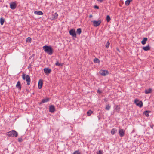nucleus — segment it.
I'll return each mask as SVG.
<instances>
[{
    "instance_id": "1",
    "label": "nucleus",
    "mask_w": 154,
    "mask_h": 154,
    "mask_svg": "<svg viewBox=\"0 0 154 154\" xmlns=\"http://www.w3.org/2000/svg\"><path fill=\"white\" fill-rule=\"evenodd\" d=\"M45 52L47 53L49 55H52L53 52V50L52 47L49 46L45 45L43 47Z\"/></svg>"
},
{
    "instance_id": "2",
    "label": "nucleus",
    "mask_w": 154,
    "mask_h": 154,
    "mask_svg": "<svg viewBox=\"0 0 154 154\" xmlns=\"http://www.w3.org/2000/svg\"><path fill=\"white\" fill-rule=\"evenodd\" d=\"M22 78L24 80H25L28 85L30 84L31 79L30 76L28 75H26V74L23 72L22 75Z\"/></svg>"
},
{
    "instance_id": "3",
    "label": "nucleus",
    "mask_w": 154,
    "mask_h": 154,
    "mask_svg": "<svg viewBox=\"0 0 154 154\" xmlns=\"http://www.w3.org/2000/svg\"><path fill=\"white\" fill-rule=\"evenodd\" d=\"M8 135L11 137H17L18 136L17 133L15 130H12L8 133Z\"/></svg>"
},
{
    "instance_id": "4",
    "label": "nucleus",
    "mask_w": 154,
    "mask_h": 154,
    "mask_svg": "<svg viewBox=\"0 0 154 154\" xmlns=\"http://www.w3.org/2000/svg\"><path fill=\"white\" fill-rule=\"evenodd\" d=\"M69 33L70 35L73 37L76 38V35L75 29H71L69 31Z\"/></svg>"
},
{
    "instance_id": "5",
    "label": "nucleus",
    "mask_w": 154,
    "mask_h": 154,
    "mask_svg": "<svg viewBox=\"0 0 154 154\" xmlns=\"http://www.w3.org/2000/svg\"><path fill=\"white\" fill-rule=\"evenodd\" d=\"M92 22H93L94 26L95 27H97L98 26L101 24V20H99L98 21L94 20Z\"/></svg>"
},
{
    "instance_id": "6",
    "label": "nucleus",
    "mask_w": 154,
    "mask_h": 154,
    "mask_svg": "<svg viewBox=\"0 0 154 154\" xmlns=\"http://www.w3.org/2000/svg\"><path fill=\"white\" fill-rule=\"evenodd\" d=\"M134 103L137 106H143V102L137 99H136L134 100Z\"/></svg>"
},
{
    "instance_id": "7",
    "label": "nucleus",
    "mask_w": 154,
    "mask_h": 154,
    "mask_svg": "<svg viewBox=\"0 0 154 154\" xmlns=\"http://www.w3.org/2000/svg\"><path fill=\"white\" fill-rule=\"evenodd\" d=\"M17 5L16 2H11L10 4V7L12 9H14L17 7Z\"/></svg>"
},
{
    "instance_id": "8",
    "label": "nucleus",
    "mask_w": 154,
    "mask_h": 154,
    "mask_svg": "<svg viewBox=\"0 0 154 154\" xmlns=\"http://www.w3.org/2000/svg\"><path fill=\"white\" fill-rule=\"evenodd\" d=\"M108 71L106 70H102L100 72V74L103 76H105L108 73Z\"/></svg>"
},
{
    "instance_id": "9",
    "label": "nucleus",
    "mask_w": 154,
    "mask_h": 154,
    "mask_svg": "<svg viewBox=\"0 0 154 154\" xmlns=\"http://www.w3.org/2000/svg\"><path fill=\"white\" fill-rule=\"evenodd\" d=\"M51 70L48 68H46L44 69V71L45 74H48L51 73Z\"/></svg>"
},
{
    "instance_id": "10",
    "label": "nucleus",
    "mask_w": 154,
    "mask_h": 154,
    "mask_svg": "<svg viewBox=\"0 0 154 154\" xmlns=\"http://www.w3.org/2000/svg\"><path fill=\"white\" fill-rule=\"evenodd\" d=\"M125 131L123 129H120L119 134L121 137H122L125 135Z\"/></svg>"
},
{
    "instance_id": "11",
    "label": "nucleus",
    "mask_w": 154,
    "mask_h": 154,
    "mask_svg": "<svg viewBox=\"0 0 154 154\" xmlns=\"http://www.w3.org/2000/svg\"><path fill=\"white\" fill-rule=\"evenodd\" d=\"M43 83L42 80V79L39 80L38 84V87L39 89H40L42 88Z\"/></svg>"
},
{
    "instance_id": "12",
    "label": "nucleus",
    "mask_w": 154,
    "mask_h": 154,
    "mask_svg": "<svg viewBox=\"0 0 154 154\" xmlns=\"http://www.w3.org/2000/svg\"><path fill=\"white\" fill-rule=\"evenodd\" d=\"M16 87L20 90H21V84L20 82V81H19L17 82V84L16 85Z\"/></svg>"
},
{
    "instance_id": "13",
    "label": "nucleus",
    "mask_w": 154,
    "mask_h": 154,
    "mask_svg": "<svg viewBox=\"0 0 154 154\" xmlns=\"http://www.w3.org/2000/svg\"><path fill=\"white\" fill-rule=\"evenodd\" d=\"M49 112L51 113L54 112L55 111V108L54 106H49Z\"/></svg>"
},
{
    "instance_id": "14",
    "label": "nucleus",
    "mask_w": 154,
    "mask_h": 154,
    "mask_svg": "<svg viewBox=\"0 0 154 154\" xmlns=\"http://www.w3.org/2000/svg\"><path fill=\"white\" fill-rule=\"evenodd\" d=\"M49 100V98H45L43 99H42L41 102L40 103H44L45 102H47Z\"/></svg>"
},
{
    "instance_id": "15",
    "label": "nucleus",
    "mask_w": 154,
    "mask_h": 154,
    "mask_svg": "<svg viewBox=\"0 0 154 154\" xmlns=\"http://www.w3.org/2000/svg\"><path fill=\"white\" fill-rule=\"evenodd\" d=\"M34 13L35 14H37L38 15H42L43 14V12L40 11H35L34 12Z\"/></svg>"
},
{
    "instance_id": "16",
    "label": "nucleus",
    "mask_w": 154,
    "mask_h": 154,
    "mask_svg": "<svg viewBox=\"0 0 154 154\" xmlns=\"http://www.w3.org/2000/svg\"><path fill=\"white\" fill-rule=\"evenodd\" d=\"M143 49L145 51H147L150 50V48L149 45L145 46L143 47Z\"/></svg>"
},
{
    "instance_id": "17",
    "label": "nucleus",
    "mask_w": 154,
    "mask_h": 154,
    "mask_svg": "<svg viewBox=\"0 0 154 154\" xmlns=\"http://www.w3.org/2000/svg\"><path fill=\"white\" fill-rule=\"evenodd\" d=\"M152 90L151 88H149L148 89L145 90V93L146 94H147L150 93L152 92Z\"/></svg>"
},
{
    "instance_id": "18",
    "label": "nucleus",
    "mask_w": 154,
    "mask_h": 154,
    "mask_svg": "<svg viewBox=\"0 0 154 154\" xmlns=\"http://www.w3.org/2000/svg\"><path fill=\"white\" fill-rule=\"evenodd\" d=\"M117 132V130L116 128H113L111 130V133L112 134L114 135Z\"/></svg>"
},
{
    "instance_id": "19",
    "label": "nucleus",
    "mask_w": 154,
    "mask_h": 154,
    "mask_svg": "<svg viewBox=\"0 0 154 154\" xmlns=\"http://www.w3.org/2000/svg\"><path fill=\"white\" fill-rule=\"evenodd\" d=\"M147 38H144L141 42L142 44L145 45L146 43V42L147 40Z\"/></svg>"
},
{
    "instance_id": "20",
    "label": "nucleus",
    "mask_w": 154,
    "mask_h": 154,
    "mask_svg": "<svg viewBox=\"0 0 154 154\" xmlns=\"http://www.w3.org/2000/svg\"><path fill=\"white\" fill-rule=\"evenodd\" d=\"M133 0H127L125 2V5L126 6L129 5L130 2L132 1Z\"/></svg>"
},
{
    "instance_id": "21",
    "label": "nucleus",
    "mask_w": 154,
    "mask_h": 154,
    "mask_svg": "<svg viewBox=\"0 0 154 154\" xmlns=\"http://www.w3.org/2000/svg\"><path fill=\"white\" fill-rule=\"evenodd\" d=\"M94 62L95 63H100V60L97 58H95L94 60Z\"/></svg>"
},
{
    "instance_id": "22",
    "label": "nucleus",
    "mask_w": 154,
    "mask_h": 154,
    "mask_svg": "<svg viewBox=\"0 0 154 154\" xmlns=\"http://www.w3.org/2000/svg\"><path fill=\"white\" fill-rule=\"evenodd\" d=\"M82 32V30L81 28H78L77 30V33L80 35Z\"/></svg>"
},
{
    "instance_id": "23",
    "label": "nucleus",
    "mask_w": 154,
    "mask_h": 154,
    "mask_svg": "<svg viewBox=\"0 0 154 154\" xmlns=\"http://www.w3.org/2000/svg\"><path fill=\"white\" fill-rule=\"evenodd\" d=\"M150 112L149 111H146L144 112V114L145 115L146 117H148L149 116L148 113Z\"/></svg>"
},
{
    "instance_id": "24",
    "label": "nucleus",
    "mask_w": 154,
    "mask_h": 154,
    "mask_svg": "<svg viewBox=\"0 0 154 154\" xmlns=\"http://www.w3.org/2000/svg\"><path fill=\"white\" fill-rule=\"evenodd\" d=\"M92 113V111L91 110H89L87 112V114L88 116H90Z\"/></svg>"
},
{
    "instance_id": "25",
    "label": "nucleus",
    "mask_w": 154,
    "mask_h": 154,
    "mask_svg": "<svg viewBox=\"0 0 154 154\" xmlns=\"http://www.w3.org/2000/svg\"><path fill=\"white\" fill-rule=\"evenodd\" d=\"M106 21H107V22H109V21H110V20H111V18H110V16L109 15H107L106 16Z\"/></svg>"
},
{
    "instance_id": "26",
    "label": "nucleus",
    "mask_w": 154,
    "mask_h": 154,
    "mask_svg": "<svg viewBox=\"0 0 154 154\" xmlns=\"http://www.w3.org/2000/svg\"><path fill=\"white\" fill-rule=\"evenodd\" d=\"M5 22V20L3 18H1V25H3Z\"/></svg>"
},
{
    "instance_id": "27",
    "label": "nucleus",
    "mask_w": 154,
    "mask_h": 154,
    "mask_svg": "<svg viewBox=\"0 0 154 154\" xmlns=\"http://www.w3.org/2000/svg\"><path fill=\"white\" fill-rule=\"evenodd\" d=\"M54 18L55 19H57L58 16V14L57 12L55 13L54 14Z\"/></svg>"
},
{
    "instance_id": "28",
    "label": "nucleus",
    "mask_w": 154,
    "mask_h": 154,
    "mask_svg": "<svg viewBox=\"0 0 154 154\" xmlns=\"http://www.w3.org/2000/svg\"><path fill=\"white\" fill-rule=\"evenodd\" d=\"M109 45H110V43H109V41H108L107 42L106 44V45H105L106 47L107 48H108L109 46Z\"/></svg>"
},
{
    "instance_id": "29",
    "label": "nucleus",
    "mask_w": 154,
    "mask_h": 154,
    "mask_svg": "<svg viewBox=\"0 0 154 154\" xmlns=\"http://www.w3.org/2000/svg\"><path fill=\"white\" fill-rule=\"evenodd\" d=\"M116 108H115V110L117 112H118L119 110L120 107L119 106H115Z\"/></svg>"
},
{
    "instance_id": "30",
    "label": "nucleus",
    "mask_w": 154,
    "mask_h": 154,
    "mask_svg": "<svg viewBox=\"0 0 154 154\" xmlns=\"http://www.w3.org/2000/svg\"><path fill=\"white\" fill-rule=\"evenodd\" d=\"M73 154H81V153H80L79 151L77 150L75 151L74 152Z\"/></svg>"
},
{
    "instance_id": "31",
    "label": "nucleus",
    "mask_w": 154,
    "mask_h": 154,
    "mask_svg": "<svg viewBox=\"0 0 154 154\" xmlns=\"http://www.w3.org/2000/svg\"><path fill=\"white\" fill-rule=\"evenodd\" d=\"M26 41L27 42L29 41V42H31V38L29 37H28L26 39Z\"/></svg>"
},
{
    "instance_id": "32",
    "label": "nucleus",
    "mask_w": 154,
    "mask_h": 154,
    "mask_svg": "<svg viewBox=\"0 0 154 154\" xmlns=\"http://www.w3.org/2000/svg\"><path fill=\"white\" fill-rule=\"evenodd\" d=\"M18 140L19 142H21L23 141V139L22 138H19L18 139Z\"/></svg>"
},
{
    "instance_id": "33",
    "label": "nucleus",
    "mask_w": 154,
    "mask_h": 154,
    "mask_svg": "<svg viewBox=\"0 0 154 154\" xmlns=\"http://www.w3.org/2000/svg\"><path fill=\"white\" fill-rule=\"evenodd\" d=\"M55 64L56 66H60V63H59V62L57 61L55 63Z\"/></svg>"
},
{
    "instance_id": "34",
    "label": "nucleus",
    "mask_w": 154,
    "mask_h": 154,
    "mask_svg": "<svg viewBox=\"0 0 154 154\" xmlns=\"http://www.w3.org/2000/svg\"><path fill=\"white\" fill-rule=\"evenodd\" d=\"M97 154H103V151L100 150L97 153Z\"/></svg>"
},
{
    "instance_id": "35",
    "label": "nucleus",
    "mask_w": 154,
    "mask_h": 154,
    "mask_svg": "<svg viewBox=\"0 0 154 154\" xmlns=\"http://www.w3.org/2000/svg\"><path fill=\"white\" fill-rule=\"evenodd\" d=\"M110 106H106L105 109L107 110H109L110 109Z\"/></svg>"
},
{
    "instance_id": "36",
    "label": "nucleus",
    "mask_w": 154,
    "mask_h": 154,
    "mask_svg": "<svg viewBox=\"0 0 154 154\" xmlns=\"http://www.w3.org/2000/svg\"><path fill=\"white\" fill-rule=\"evenodd\" d=\"M97 93L99 94H101L102 93V92L99 89H98L97 91Z\"/></svg>"
},
{
    "instance_id": "37",
    "label": "nucleus",
    "mask_w": 154,
    "mask_h": 154,
    "mask_svg": "<svg viewBox=\"0 0 154 154\" xmlns=\"http://www.w3.org/2000/svg\"><path fill=\"white\" fill-rule=\"evenodd\" d=\"M94 8L97 9H98L99 8V7L97 6V5H95L94 6Z\"/></svg>"
},
{
    "instance_id": "38",
    "label": "nucleus",
    "mask_w": 154,
    "mask_h": 154,
    "mask_svg": "<svg viewBox=\"0 0 154 154\" xmlns=\"http://www.w3.org/2000/svg\"><path fill=\"white\" fill-rule=\"evenodd\" d=\"M154 126V125H150V127H151V128L152 129H153V127Z\"/></svg>"
},
{
    "instance_id": "39",
    "label": "nucleus",
    "mask_w": 154,
    "mask_h": 154,
    "mask_svg": "<svg viewBox=\"0 0 154 154\" xmlns=\"http://www.w3.org/2000/svg\"><path fill=\"white\" fill-rule=\"evenodd\" d=\"M104 101L106 102L107 101V99L106 98H104Z\"/></svg>"
},
{
    "instance_id": "40",
    "label": "nucleus",
    "mask_w": 154,
    "mask_h": 154,
    "mask_svg": "<svg viewBox=\"0 0 154 154\" xmlns=\"http://www.w3.org/2000/svg\"><path fill=\"white\" fill-rule=\"evenodd\" d=\"M97 1L100 2L101 3L103 2V0H97Z\"/></svg>"
},
{
    "instance_id": "41",
    "label": "nucleus",
    "mask_w": 154,
    "mask_h": 154,
    "mask_svg": "<svg viewBox=\"0 0 154 154\" xmlns=\"http://www.w3.org/2000/svg\"><path fill=\"white\" fill-rule=\"evenodd\" d=\"M92 17V15H90L89 16V18H91Z\"/></svg>"
},
{
    "instance_id": "42",
    "label": "nucleus",
    "mask_w": 154,
    "mask_h": 154,
    "mask_svg": "<svg viewBox=\"0 0 154 154\" xmlns=\"http://www.w3.org/2000/svg\"><path fill=\"white\" fill-rule=\"evenodd\" d=\"M63 63H60V66H63Z\"/></svg>"
},
{
    "instance_id": "43",
    "label": "nucleus",
    "mask_w": 154,
    "mask_h": 154,
    "mask_svg": "<svg viewBox=\"0 0 154 154\" xmlns=\"http://www.w3.org/2000/svg\"><path fill=\"white\" fill-rule=\"evenodd\" d=\"M31 64H30V65H29V66H28V68H29V67H31Z\"/></svg>"
},
{
    "instance_id": "44",
    "label": "nucleus",
    "mask_w": 154,
    "mask_h": 154,
    "mask_svg": "<svg viewBox=\"0 0 154 154\" xmlns=\"http://www.w3.org/2000/svg\"><path fill=\"white\" fill-rule=\"evenodd\" d=\"M50 106H53V105H50Z\"/></svg>"
},
{
    "instance_id": "45",
    "label": "nucleus",
    "mask_w": 154,
    "mask_h": 154,
    "mask_svg": "<svg viewBox=\"0 0 154 154\" xmlns=\"http://www.w3.org/2000/svg\"><path fill=\"white\" fill-rule=\"evenodd\" d=\"M139 107H141L142 106H139Z\"/></svg>"
}]
</instances>
